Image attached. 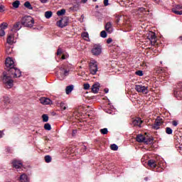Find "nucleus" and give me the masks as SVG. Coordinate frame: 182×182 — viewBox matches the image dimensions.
I'll return each instance as SVG.
<instances>
[{
    "label": "nucleus",
    "instance_id": "1",
    "mask_svg": "<svg viewBox=\"0 0 182 182\" xmlns=\"http://www.w3.org/2000/svg\"><path fill=\"white\" fill-rule=\"evenodd\" d=\"M9 75H11L13 77H21L22 73H21V70L15 67L8 70V73H3L2 82L4 85L7 89H12L14 87V80H12Z\"/></svg>",
    "mask_w": 182,
    "mask_h": 182
},
{
    "label": "nucleus",
    "instance_id": "2",
    "mask_svg": "<svg viewBox=\"0 0 182 182\" xmlns=\"http://www.w3.org/2000/svg\"><path fill=\"white\" fill-rule=\"evenodd\" d=\"M21 23L23 25V26H26V28H32L33 26V24L35 23V20L32 16H26L22 18L21 19Z\"/></svg>",
    "mask_w": 182,
    "mask_h": 182
},
{
    "label": "nucleus",
    "instance_id": "3",
    "mask_svg": "<svg viewBox=\"0 0 182 182\" xmlns=\"http://www.w3.org/2000/svg\"><path fill=\"white\" fill-rule=\"evenodd\" d=\"M90 73L91 75H96L97 73L98 68H97V62L95 60H92L90 62Z\"/></svg>",
    "mask_w": 182,
    "mask_h": 182
},
{
    "label": "nucleus",
    "instance_id": "4",
    "mask_svg": "<svg viewBox=\"0 0 182 182\" xmlns=\"http://www.w3.org/2000/svg\"><path fill=\"white\" fill-rule=\"evenodd\" d=\"M69 71L70 70L66 68V65H63V67H61L60 68V72L58 73H60V76H59L60 80H63V79H65V77L69 75Z\"/></svg>",
    "mask_w": 182,
    "mask_h": 182
},
{
    "label": "nucleus",
    "instance_id": "5",
    "mask_svg": "<svg viewBox=\"0 0 182 182\" xmlns=\"http://www.w3.org/2000/svg\"><path fill=\"white\" fill-rule=\"evenodd\" d=\"M68 23H69V17L65 16L56 22V26L58 28H65V26H68Z\"/></svg>",
    "mask_w": 182,
    "mask_h": 182
},
{
    "label": "nucleus",
    "instance_id": "6",
    "mask_svg": "<svg viewBox=\"0 0 182 182\" xmlns=\"http://www.w3.org/2000/svg\"><path fill=\"white\" fill-rule=\"evenodd\" d=\"M15 35H18V33H15L14 31H10L7 36V43H9V45H12L16 42L15 40Z\"/></svg>",
    "mask_w": 182,
    "mask_h": 182
},
{
    "label": "nucleus",
    "instance_id": "7",
    "mask_svg": "<svg viewBox=\"0 0 182 182\" xmlns=\"http://www.w3.org/2000/svg\"><path fill=\"white\" fill-rule=\"evenodd\" d=\"M91 52L95 56L100 55V53H102V46L99 44L94 45Z\"/></svg>",
    "mask_w": 182,
    "mask_h": 182
},
{
    "label": "nucleus",
    "instance_id": "8",
    "mask_svg": "<svg viewBox=\"0 0 182 182\" xmlns=\"http://www.w3.org/2000/svg\"><path fill=\"white\" fill-rule=\"evenodd\" d=\"M135 90L139 93H144V95H147L149 93L148 87L144 85H135Z\"/></svg>",
    "mask_w": 182,
    "mask_h": 182
},
{
    "label": "nucleus",
    "instance_id": "9",
    "mask_svg": "<svg viewBox=\"0 0 182 182\" xmlns=\"http://www.w3.org/2000/svg\"><path fill=\"white\" fill-rule=\"evenodd\" d=\"M147 39L149 41V43H151V45H155L156 33H154V32L149 31L147 34Z\"/></svg>",
    "mask_w": 182,
    "mask_h": 182
},
{
    "label": "nucleus",
    "instance_id": "10",
    "mask_svg": "<svg viewBox=\"0 0 182 182\" xmlns=\"http://www.w3.org/2000/svg\"><path fill=\"white\" fill-rule=\"evenodd\" d=\"M161 124H163V119H161L160 117H158L155 120L154 124H152V129H154L155 130H159Z\"/></svg>",
    "mask_w": 182,
    "mask_h": 182
},
{
    "label": "nucleus",
    "instance_id": "11",
    "mask_svg": "<svg viewBox=\"0 0 182 182\" xmlns=\"http://www.w3.org/2000/svg\"><path fill=\"white\" fill-rule=\"evenodd\" d=\"M6 68H8L9 70H11V69H14L15 68V62H14V60H12L11 58H7L6 59Z\"/></svg>",
    "mask_w": 182,
    "mask_h": 182
},
{
    "label": "nucleus",
    "instance_id": "12",
    "mask_svg": "<svg viewBox=\"0 0 182 182\" xmlns=\"http://www.w3.org/2000/svg\"><path fill=\"white\" fill-rule=\"evenodd\" d=\"M172 12L176 15H182V6L181 5H176L172 9Z\"/></svg>",
    "mask_w": 182,
    "mask_h": 182
},
{
    "label": "nucleus",
    "instance_id": "13",
    "mask_svg": "<svg viewBox=\"0 0 182 182\" xmlns=\"http://www.w3.org/2000/svg\"><path fill=\"white\" fill-rule=\"evenodd\" d=\"M1 101L4 103V106L1 105V107H6L8 105H11V103H12V100H11V99L8 96H4L1 98Z\"/></svg>",
    "mask_w": 182,
    "mask_h": 182
},
{
    "label": "nucleus",
    "instance_id": "14",
    "mask_svg": "<svg viewBox=\"0 0 182 182\" xmlns=\"http://www.w3.org/2000/svg\"><path fill=\"white\" fill-rule=\"evenodd\" d=\"M8 28V23H3L0 26V36H5V29Z\"/></svg>",
    "mask_w": 182,
    "mask_h": 182
},
{
    "label": "nucleus",
    "instance_id": "15",
    "mask_svg": "<svg viewBox=\"0 0 182 182\" xmlns=\"http://www.w3.org/2000/svg\"><path fill=\"white\" fill-rule=\"evenodd\" d=\"M105 31L108 33H112V32H113V24L112 23V22H107L105 26Z\"/></svg>",
    "mask_w": 182,
    "mask_h": 182
},
{
    "label": "nucleus",
    "instance_id": "16",
    "mask_svg": "<svg viewBox=\"0 0 182 182\" xmlns=\"http://www.w3.org/2000/svg\"><path fill=\"white\" fill-rule=\"evenodd\" d=\"M136 141H138L139 143H146V144H147V141H146V137H144V135L143 134H138L136 136Z\"/></svg>",
    "mask_w": 182,
    "mask_h": 182
},
{
    "label": "nucleus",
    "instance_id": "17",
    "mask_svg": "<svg viewBox=\"0 0 182 182\" xmlns=\"http://www.w3.org/2000/svg\"><path fill=\"white\" fill-rule=\"evenodd\" d=\"M40 102L41 105H52L53 103L50 99L46 97H41L40 99Z\"/></svg>",
    "mask_w": 182,
    "mask_h": 182
},
{
    "label": "nucleus",
    "instance_id": "18",
    "mask_svg": "<svg viewBox=\"0 0 182 182\" xmlns=\"http://www.w3.org/2000/svg\"><path fill=\"white\" fill-rule=\"evenodd\" d=\"M141 123H143V121L140 118H135L134 119H132L133 126H138V127H140V126H141Z\"/></svg>",
    "mask_w": 182,
    "mask_h": 182
},
{
    "label": "nucleus",
    "instance_id": "19",
    "mask_svg": "<svg viewBox=\"0 0 182 182\" xmlns=\"http://www.w3.org/2000/svg\"><path fill=\"white\" fill-rule=\"evenodd\" d=\"M13 166L17 170L19 168H22V162H21V161L14 160L13 161Z\"/></svg>",
    "mask_w": 182,
    "mask_h": 182
},
{
    "label": "nucleus",
    "instance_id": "20",
    "mask_svg": "<svg viewBox=\"0 0 182 182\" xmlns=\"http://www.w3.org/2000/svg\"><path fill=\"white\" fill-rule=\"evenodd\" d=\"M147 164L151 168H156L157 167V162L153 159L149 160Z\"/></svg>",
    "mask_w": 182,
    "mask_h": 182
},
{
    "label": "nucleus",
    "instance_id": "21",
    "mask_svg": "<svg viewBox=\"0 0 182 182\" xmlns=\"http://www.w3.org/2000/svg\"><path fill=\"white\" fill-rule=\"evenodd\" d=\"M147 12H149V9L144 7H140L137 11L139 15H146Z\"/></svg>",
    "mask_w": 182,
    "mask_h": 182
},
{
    "label": "nucleus",
    "instance_id": "22",
    "mask_svg": "<svg viewBox=\"0 0 182 182\" xmlns=\"http://www.w3.org/2000/svg\"><path fill=\"white\" fill-rule=\"evenodd\" d=\"M21 28H22L21 23H16V24H14V26H13V28L11 31V32H14L15 33H17L16 32H18V31H19Z\"/></svg>",
    "mask_w": 182,
    "mask_h": 182
},
{
    "label": "nucleus",
    "instance_id": "23",
    "mask_svg": "<svg viewBox=\"0 0 182 182\" xmlns=\"http://www.w3.org/2000/svg\"><path fill=\"white\" fill-rule=\"evenodd\" d=\"M100 90V85L99 83H95L92 87V93H97Z\"/></svg>",
    "mask_w": 182,
    "mask_h": 182
},
{
    "label": "nucleus",
    "instance_id": "24",
    "mask_svg": "<svg viewBox=\"0 0 182 182\" xmlns=\"http://www.w3.org/2000/svg\"><path fill=\"white\" fill-rule=\"evenodd\" d=\"M20 181L21 182H29V178L26 174L23 173L22 175L20 176Z\"/></svg>",
    "mask_w": 182,
    "mask_h": 182
},
{
    "label": "nucleus",
    "instance_id": "25",
    "mask_svg": "<svg viewBox=\"0 0 182 182\" xmlns=\"http://www.w3.org/2000/svg\"><path fill=\"white\" fill-rule=\"evenodd\" d=\"M81 36L87 42L90 41V38H89V33L87 32L82 33Z\"/></svg>",
    "mask_w": 182,
    "mask_h": 182
},
{
    "label": "nucleus",
    "instance_id": "26",
    "mask_svg": "<svg viewBox=\"0 0 182 182\" xmlns=\"http://www.w3.org/2000/svg\"><path fill=\"white\" fill-rule=\"evenodd\" d=\"M73 85H68L65 88V92H66V95H69L72 92V90H73Z\"/></svg>",
    "mask_w": 182,
    "mask_h": 182
},
{
    "label": "nucleus",
    "instance_id": "27",
    "mask_svg": "<svg viewBox=\"0 0 182 182\" xmlns=\"http://www.w3.org/2000/svg\"><path fill=\"white\" fill-rule=\"evenodd\" d=\"M66 14V10L65 9H63L60 11H57L58 16H63Z\"/></svg>",
    "mask_w": 182,
    "mask_h": 182
},
{
    "label": "nucleus",
    "instance_id": "28",
    "mask_svg": "<svg viewBox=\"0 0 182 182\" xmlns=\"http://www.w3.org/2000/svg\"><path fill=\"white\" fill-rule=\"evenodd\" d=\"M13 8H15L16 9L19 8V5H21V1L16 0L12 4Z\"/></svg>",
    "mask_w": 182,
    "mask_h": 182
},
{
    "label": "nucleus",
    "instance_id": "29",
    "mask_svg": "<svg viewBox=\"0 0 182 182\" xmlns=\"http://www.w3.org/2000/svg\"><path fill=\"white\" fill-rule=\"evenodd\" d=\"M52 15H53L52 11H46L45 13V17L46 18V19H49L52 18Z\"/></svg>",
    "mask_w": 182,
    "mask_h": 182
},
{
    "label": "nucleus",
    "instance_id": "30",
    "mask_svg": "<svg viewBox=\"0 0 182 182\" xmlns=\"http://www.w3.org/2000/svg\"><path fill=\"white\" fill-rule=\"evenodd\" d=\"M24 6L26 8H28V9H33V8L32 7V5L31 4V3L29 1H26L24 3Z\"/></svg>",
    "mask_w": 182,
    "mask_h": 182
},
{
    "label": "nucleus",
    "instance_id": "31",
    "mask_svg": "<svg viewBox=\"0 0 182 182\" xmlns=\"http://www.w3.org/2000/svg\"><path fill=\"white\" fill-rule=\"evenodd\" d=\"M6 53L7 55H11V53H12V48L11 46H6Z\"/></svg>",
    "mask_w": 182,
    "mask_h": 182
},
{
    "label": "nucleus",
    "instance_id": "32",
    "mask_svg": "<svg viewBox=\"0 0 182 182\" xmlns=\"http://www.w3.org/2000/svg\"><path fill=\"white\" fill-rule=\"evenodd\" d=\"M60 107L62 110H66V109L68 108V105L66 104H65L64 102H61L60 104Z\"/></svg>",
    "mask_w": 182,
    "mask_h": 182
},
{
    "label": "nucleus",
    "instance_id": "33",
    "mask_svg": "<svg viewBox=\"0 0 182 182\" xmlns=\"http://www.w3.org/2000/svg\"><path fill=\"white\" fill-rule=\"evenodd\" d=\"M44 129L45 130H48V131L52 130V127L50 126V124L47 123L44 124Z\"/></svg>",
    "mask_w": 182,
    "mask_h": 182
},
{
    "label": "nucleus",
    "instance_id": "34",
    "mask_svg": "<svg viewBox=\"0 0 182 182\" xmlns=\"http://www.w3.org/2000/svg\"><path fill=\"white\" fill-rule=\"evenodd\" d=\"M110 149L111 150H114V151H116L118 150L119 146H117V145H116L115 144H113L111 145Z\"/></svg>",
    "mask_w": 182,
    "mask_h": 182
},
{
    "label": "nucleus",
    "instance_id": "35",
    "mask_svg": "<svg viewBox=\"0 0 182 182\" xmlns=\"http://www.w3.org/2000/svg\"><path fill=\"white\" fill-rule=\"evenodd\" d=\"M100 132L101 134H107V133H109L107 128L101 129Z\"/></svg>",
    "mask_w": 182,
    "mask_h": 182
},
{
    "label": "nucleus",
    "instance_id": "36",
    "mask_svg": "<svg viewBox=\"0 0 182 182\" xmlns=\"http://www.w3.org/2000/svg\"><path fill=\"white\" fill-rule=\"evenodd\" d=\"M166 134H173V129H171V128H170V127H166Z\"/></svg>",
    "mask_w": 182,
    "mask_h": 182
},
{
    "label": "nucleus",
    "instance_id": "37",
    "mask_svg": "<svg viewBox=\"0 0 182 182\" xmlns=\"http://www.w3.org/2000/svg\"><path fill=\"white\" fill-rule=\"evenodd\" d=\"M45 161L46 163H50L52 161V157H50V156H46Z\"/></svg>",
    "mask_w": 182,
    "mask_h": 182
},
{
    "label": "nucleus",
    "instance_id": "38",
    "mask_svg": "<svg viewBox=\"0 0 182 182\" xmlns=\"http://www.w3.org/2000/svg\"><path fill=\"white\" fill-rule=\"evenodd\" d=\"M42 118H43V122H46L49 120V117L48 116V114H43Z\"/></svg>",
    "mask_w": 182,
    "mask_h": 182
},
{
    "label": "nucleus",
    "instance_id": "39",
    "mask_svg": "<svg viewBox=\"0 0 182 182\" xmlns=\"http://www.w3.org/2000/svg\"><path fill=\"white\" fill-rule=\"evenodd\" d=\"M101 38H107V33L105 31H102L100 33Z\"/></svg>",
    "mask_w": 182,
    "mask_h": 182
},
{
    "label": "nucleus",
    "instance_id": "40",
    "mask_svg": "<svg viewBox=\"0 0 182 182\" xmlns=\"http://www.w3.org/2000/svg\"><path fill=\"white\" fill-rule=\"evenodd\" d=\"M135 75H137V76H143V71L138 70L135 73Z\"/></svg>",
    "mask_w": 182,
    "mask_h": 182
},
{
    "label": "nucleus",
    "instance_id": "41",
    "mask_svg": "<svg viewBox=\"0 0 182 182\" xmlns=\"http://www.w3.org/2000/svg\"><path fill=\"white\" fill-rule=\"evenodd\" d=\"M83 87L85 90H87L90 87V85H89L88 83L84 84Z\"/></svg>",
    "mask_w": 182,
    "mask_h": 182
},
{
    "label": "nucleus",
    "instance_id": "42",
    "mask_svg": "<svg viewBox=\"0 0 182 182\" xmlns=\"http://www.w3.org/2000/svg\"><path fill=\"white\" fill-rule=\"evenodd\" d=\"M177 141H178V144H180V146H179L180 149H181L182 148V139H181V136L178 139Z\"/></svg>",
    "mask_w": 182,
    "mask_h": 182
},
{
    "label": "nucleus",
    "instance_id": "43",
    "mask_svg": "<svg viewBox=\"0 0 182 182\" xmlns=\"http://www.w3.org/2000/svg\"><path fill=\"white\" fill-rule=\"evenodd\" d=\"M120 18H122L120 16H116V23H119V22H120Z\"/></svg>",
    "mask_w": 182,
    "mask_h": 182
},
{
    "label": "nucleus",
    "instance_id": "44",
    "mask_svg": "<svg viewBox=\"0 0 182 182\" xmlns=\"http://www.w3.org/2000/svg\"><path fill=\"white\" fill-rule=\"evenodd\" d=\"M4 9H5V6L0 5V12H4V11H5Z\"/></svg>",
    "mask_w": 182,
    "mask_h": 182
},
{
    "label": "nucleus",
    "instance_id": "45",
    "mask_svg": "<svg viewBox=\"0 0 182 182\" xmlns=\"http://www.w3.org/2000/svg\"><path fill=\"white\" fill-rule=\"evenodd\" d=\"M112 42H113V39H112V38H109L107 40V43H112Z\"/></svg>",
    "mask_w": 182,
    "mask_h": 182
},
{
    "label": "nucleus",
    "instance_id": "46",
    "mask_svg": "<svg viewBox=\"0 0 182 182\" xmlns=\"http://www.w3.org/2000/svg\"><path fill=\"white\" fill-rule=\"evenodd\" d=\"M68 58H69L68 55H63L61 57L63 60L68 59Z\"/></svg>",
    "mask_w": 182,
    "mask_h": 182
},
{
    "label": "nucleus",
    "instance_id": "47",
    "mask_svg": "<svg viewBox=\"0 0 182 182\" xmlns=\"http://www.w3.org/2000/svg\"><path fill=\"white\" fill-rule=\"evenodd\" d=\"M41 4H48L49 2V0H39Z\"/></svg>",
    "mask_w": 182,
    "mask_h": 182
},
{
    "label": "nucleus",
    "instance_id": "48",
    "mask_svg": "<svg viewBox=\"0 0 182 182\" xmlns=\"http://www.w3.org/2000/svg\"><path fill=\"white\" fill-rule=\"evenodd\" d=\"M105 6H107L109 5V0H104Z\"/></svg>",
    "mask_w": 182,
    "mask_h": 182
},
{
    "label": "nucleus",
    "instance_id": "49",
    "mask_svg": "<svg viewBox=\"0 0 182 182\" xmlns=\"http://www.w3.org/2000/svg\"><path fill=\"white\" fill-rule=\"evenodd\" d=\"M172 124L173 126H174V127H176L178 124V122H177V121H173L172 122Z\"/></svg>",
    "mask_w": 182,
    "mask_h": 182
},
{
    "label": "nucleus",
    "instance_id": "50",
    "mask_svg": "<svg viewBox=\"0 0 182 182\" xmlns=\"http://www.w3.org/2000/svg\"><path fill=\"white\" fill-rule=\"evenodd\" d=\"M57 55H62V50L60 49V48L58 49Z\"/></svg>",
    "mask_w": 182,
    "mask_h": 182
},
{
    "label": "nucleus",
    "instance_id": "51",
    "mask_svg": "<svg viewBox=\"0 0 182 182\" xmlns=\"http://www.w3.org/2000/svg\"><path fill=\"white\" fill-rule=\"evenodd\" d=\"M4 136V131H0V139Z\"/></svg>",
    "mask_w": 182,
    "mask_h": 182
},
{
    "label": "nucleus",
    "instance_id": "52",
    "mask_svg": "<svg viewBox=\"0 0 182 182\" xmlns=\"http://www.w3.org/2000/svg\"><path fill=\"white\" fill-rule=\"evenodd\" d=\"M155 4H160V0H153Z\"/></svg>",
    "mask_w": 182,
    "mask_h": 182
},
{
    "label": "nucleus",
    "instance_id": "53",
    "mask_svg": "<svg viewBox=\"0 0 182 182\" xmlns=\"http://www.w3.org/2000/svg\"><path fill=\"white\" fill-rule=\"evenodd\" d=\"M82 150H83V151H85V150H87L86 146H82Z\"/></svg>",
    "mask_w": 182,
    "mask_h": 182
},
{
    "label": "nucleus",
    "instance_id": "54",
    "mask_svg": "<svg viewBox=\"0 0 182 182\" xmlns=\"http://www.w3.org/2000/svg\"><path fill=\"white\" fill-rule=\"evenodd\" d=\"M81 2L82 4H86V2H87V0H81Z\"/></svg>",
    "mask_w": 182,
    "mask_h": 182
},
{
    "label": "nucleus",
    "instance_id": "55",
    "mask_svg": "<svg viewBox=\"0 0 182 182\" xmlns=\"http://www.w3.org/2000/svg\"><path fill=\"white\" fill-rule=\"evenodd\" d=\"M105 93H109V90L105 89Z\"/></svg>",
    "mask_w": 182,
    "mask_h": 182
},
{
    "label": "nucleus",
    "instance_id": "56",
    "mask_svg": "<svg viewBox=\"0 0 182 182\" xmlns=\"http://www.w3.org/2000/svg\"><path fill=\"white\" fill-rule=\"evenodd\" d=\"M178 100H181V97H176Z\"/></svg>",
    "mask_w": 182,
    "mask_h": 182
},
{
    "label": "nucleus",
    "instance_id": "57",
    "mask_svg": "<svg viewBox=\"0 0 182 182\" xmlns=\"http://www.w3.org/2000/svg\"><path fill=\"white\" fill-rule=\"evenodd\" d=\"M145 181H147L149 180L148 177L144 178Z\"/></svg>",
    "mask_w": 182,
    "mask_h": 182
},
{
    "label": "nucleus",
    "instance_id": "58",
    "mask_svg": "<svg viewBox=\"0 0 182 182\" xmlns=\"http://www.w3.org/2000/svg\"><path fill=\"white\" fill-rule=\"evenodd\" d=\"M81 18H82V19H85V16L82 15Z\"/></svg>",
    "mask_w": 182,
    "mask_h": 182
},
{
    "label": "nucleus",
    "instance_id": "59",
    "mask_svg": "<svg viewBox=\"0 0 182 182\" xmlns=\"http://www.w3.org/2000/svg\"><path fill=\"white\" fill-rule=\"evenodd\" d=\"M179 39H181V41H182V36L179 37Z\"/></svg>",
    "mask_w": 182,
    "mask_h": 182
},
{
    "label": "nucleus",
    "instance_id": "60",
    "mask_svg": "<svg viewBox=\"0 0 182 182\" xmlns=\"http://www.w3.org/2000/svg\"><path fill=\"white\" fill-rule=\"evenodd\" d=\"M93 2H97V0H92Z\"/></svg>",
    "mask_w": 182,
    "mask_h": 182
},
{
    "label": "nucleus",
    "instance_id": "61",
    "mask_svg": "<svg viewBox=\"0 0 182 182\" xmlns=\"http://www.w3.org/2000/svg\"><path fill=\"white\" fill-rule=\"evenodd\" d=\"M73 133H76V131H73Z\"/></svg>",
    "mask_w": 182,
    "mask_h": 182
}]
</instances>
